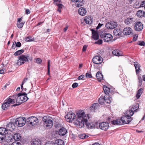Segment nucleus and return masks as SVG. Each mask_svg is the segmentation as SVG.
<instances>
[{"label": "nucleus", "mask_w": 145, "mask_h": 145, "mask_svg": "<svg viewBox=\"0 0 145 145\" xmlns=\"http://www.w3.org/2000/svg\"><path fill=\"white\" fill-rule=\"evenodd\" d=\"M27 94L25 93H19L18 94H15L12 96H10L12 98L14 99L15 101L18 104H16L12 106H15L19 105L20 104L26 101L28 98L27 96Z\"/></svg>", "instance_id": "nucleus-2"}, {"label": "nucleus", "mask_w": 145, "mask_h": 145, "mask_svg": "<svg viewBox=\"0 0 145 145\" xmlns=\"http://www.w3.org/2000/svg\"><path fill=\"white\" fill-rule=\"evenodd\" d=\"M84 77V75H82L79 76L78 78V80L82 79Z\"/></svg>", "instance_id": "nucleus-56"}, {"label": "nucleus", "mask_w": 145, "mask_h": 145, "mask_svg": "<svg viewBox=\"0 0 145 145\" xmlns=\"http://www.w3.org/2000/svg\"><path fill=\"white\" fill-rule=\"evenodd\" d=\"M103 40L101 39L99 40L98 41L95 42V43L97 44H101L102 43Z\"/></svg>", "instance_id": "nucleus-49"}, {"label": "nucleus", "mask_w": 145, "mask_h": 145, "mask_svg": "<svg viewBox=\"0 0 145 145\" xmlns=\"http://www.w3.org/2000/svg\"><path fill=\"white\" fill-rule=\"evenodd\" d=\"M136 107L135 108V106L134 107H132L129 110H127L126 111L125 114L126 116H127L129 118H131V116L134 114V111L136 110L137 109H136Z\"/></svg>", "instance_id": "nucleus-15"}, {"label": "nucleus", "mask_w": 145, "mask_h": 145, "mask_svg": "<svg viewBox=\"0 0 145 145\" xmlns=\"http://www.w3.org/2000/svg\"><path fill=\"white\" fill-rule=\"evenodd\" d=\"M103 89L104 91V93L106 94H108L110 92V89L105 86H104L103 87Z\"/></svg>", "instance_id": "nucleus-33"}, {"label": "nucleus", "mask_w": 145, "mask_h": 145, "mask_svg": "<svg viewBox=\"0 0 145 145\" xmlns=\"http://www.w3.org/2000/svg\"><path fill=\"white\" fill-rule=\"evenodd\" d=\"M122 34V32H121L120 31L119 32H118L115 35L116 36H119L120 37L121 36V35Z\"/></svg>", "instance_id": "nucleus-58"}, {"label": "nucleus", "mask_w": 145, "mask_h": 145, "mask_svg": "<svg viewBox=\"0 0 145 145\" xmlns=\"http://www.w3.org/2000/svg\"><path fill=\"white\" fill-rule=\"evenodd\" d=\"M30 13V12L29 9H26L25 10V13L27 14H28Z\"/></svg>", "instance_id": "nucleus-62"}, {"label": "nucleus", "mask_w": 145, "mask_h": 145, "mask_svg": "<svg viewBox=\"0 0 145 145\" xmlns=\"http://www.w3.org/2000/svg\"><path fill=\"white\" fill-rule=\"evenodd\" d=\"M136 14L138 17H141L143 16H144L145 12H144L141 10H140L137 12Z\"/></svg>", "instance_id": "nucleus-26"}, {"label": "nucleus", "mask_w": 145, "mask_h": 145, "mask_svg": "<svg viewBox=\"0 0 145 145\" xmlns=\"http://www.w3.org/2000/svg\"><path fill=\"white\" fill-rule=\"evenodd\" d=\"M78 86V83H74L72 85V87L73 88H74L77 87Z\"/></svg>", "instance_id": "nucleus-52"}, {"label": "nucleus", "mask_w": 145, "mask_h": 145, "mask_svg": "<svg viewBox=\"0 0 145 145\" xmlns=\"http://www.w3.org/2000/svg\"><path fill=\"white\" fill-rule=\"evenodd\" d=\"M26 122V120L24 117H20L16 118L15 120L16 124L19 127L23 126Z\"/></svg>", "instance_id": "nucleus-6"}, {"label": "nucleus", "mask_w": 145, "mask_h": 145, "mask_svg": "<svg viewBox=\"0 0 145 145\" xmlns=\"http://www.w3.org/2000/svg\"><path fill=\"white\" fill-rule=\"evenodd\" d=\"M27 78H25L24 79V80L22 82V84L21 85V89H23V85L24 84V83L25 82L27 81Z\"/></svg>", "instance_id": "nucleus-44"}, {"label": "nucleus", "mask_w": 145, "mask_h": 145, "mask_svg": "<svg viewBox=\"0 0 145 145\" xmlns=\"http://www.w3.org/2000/svg\"><path fill=\"white\" fill-rule=\"evenodd\" d=\"M8 133V131L6 128L0 127V134L3 135H6Z\"/></svg>", "instance_id": "nucleus-28"}, {"label": "nucleus", "mask_w": 145, "mask_h": 145, "mask_svg": "<svg viewBox=\"0 0 145 145\" xmlns=\"http://www.w3.org/2000/svg\"><path fill=\"white\" fill-rule=\"evenodd\" d=\"M50 60H48V73L47 74L48 75H50Z\"/></svg>", "instance_id": "nucleus-41"}, {"label": "nucleus", "mask_w": 145, "mask_h": 145, "mask_svg": "<svg viewBox=\"0 0 145 145\" xmlns=\"http://www.w3.org/2000/svg\"><path fill=\"white\" fill-rule=\"evenodd\" d=\"M134 65L135 68L137 73H138V72H139L140 70L139 64L137 62H135L134 63Z\"/></svg>", "instance_id": "nucleus-30"}, {"label": "nucleus", "mask_w": 145, "mask_h": 145, "mask_svg": "<svg viewBox=\"0 0 145 145\" xmlns=\"http://www.w3.org/2000/svg\"><path fill=\"white\" fill-rule=\"evenodd\" d=\"M36 62L38 64H40L42 62V60L40 58H37L36 59Z\"/></svg>", "instance_id": "nucleus-48"}, {"label": "nucleus", "mask_w": 145, "mask_h": 145, "mask_svg": "<svg viewBox=\"0 0 145 145\" xmlns=\"http://www.w3.org/2000/svg\"><path fill=\"white\" fill-rule=\"evenodd\" d=\"M142 89L141 88L139 89L137 91L136 96L137 99H138L140 97L142 93Z\"/></svg>", "instance_id": "nucleus-37"}, {"label": "nucleus", "mask_w": 145, "mask_h": 145, "mask_svg": "<svg viewBox=\"0 0 145 145\" xmlns=\"http://www.w3.org/2000/svg\"><path fill=\"white\" fill-rule=\"evenodd\" d=\"M31 144L32 145H41V142L40 140L37 139L32 141Z\"/></svg>", "instance_id": "nucleus-31"}, {"label": "nucleus", "mask_w": 145, "mask_h": 145, "mask_svg": "<svg viewBox=\"0 0 145 145\" xmlns=\"http://www.w3.org/2000/svg\"><path fill=\"white\" fill-rule=\"evenodd\" d=\"M112 100V99L111 97H109L108 100L105 99V102H106L107 103H110Z\"/></svg>", "instance_id": "nucleus-45"}, {"label": "nucleus", "mask_w": 145, "mask_h": 145, "mask_svg": "<svg viewBox=\"0 0 145 145\" xmlns=\"http://www.w3.org/2000/svg\"><path fill=\"white\" fill-rule=\"evenodd\" d=\"M132 33V30L130 27H127L123 30V33L125 35H129Z\"/></svg>", "instance_id": "nucleus-17"}, {"label": "nucleus", "mask_w": 145, "mask_h": 145, "mask_svg": "<svg viewBox=\"0 0 145 145\" xmlns=\"http://www.w3.org/2000/svg\"><path fill=\"white\" fill-rule=\"evenodd\" d=\"M56 5L58 6V8L61 9L62 8L63 6V5L61 4H56Z\"/></svg>", "instance_id": "nucleus-60"}, {"label": "nucleus", "mask_w": 145, "mask_h": 145, "mask_svg": "<svg viewBox=\"0 0 145 145\" xmlns=\"http://www.w3.org/2000/svg\"><path fill=\"white\" fill-rule=\"evenodd\" d=\"M78 12L80 15L82 16H85L87 12L86 8L83 7H81L79 8Z\"/></svg>", "instance_id": "nucleus-20"}, {"label": "nucleus", "mask_w": 145, "mask_h": 145, "mask_svg": "<svg viewBox=\"0 0 145 145\" xmlns=\"http://www.w3.org/2000/svg\"><path fill=\"white\" fill-rule=\"evenodd\" d=\"M144 4L145 5V1H144L141 3L140 6V7H143Z\"/></svg>", "instance_id": "nucleus-64"}, {"label": "nucleus", "mask_w": 145, "mask_h": 145, "mask_svg": "<svg viewBox=\"0 0 145 145\" xmlns=\"http://www.w3.org/2000/svg\"><path fill=\"white\" fill-rule=\"evenodd\" d=\"M29 57L28 55L25 56L24 55H22L18 57V60H17L16 64L18 65H20L24 64L25 62L28 61V58Z\"/></svg>", "instance_id": "nucleus-4"}, {"label": "nucleus", "mask_w": 145, "mask_h": 145, "mask_svg": "<svg viewBox=\"0 0 145 145\" xmlns=\"http://www.w3.org/2000/svg\"><path fill=\"white\" fill-rule=\"evenodd\" d=\"M45 145H54V143L52 142L51 141H48L47 142Z\"/></svg>", "instance_id": "nucleus-54"}, {"label": "nucleus", "mask_w": 145, "mask_h": 145, "mask_svg": "<svg viewBox=\"0 0 145 145\" xmlns=\"http://www.w3.org/2000/svg\"><path fill=\"white\" fill-rule=\"evenodd\" d=\"M76 120L75 121L74 124L80 128L83 127L84 124L87 125L88 115L85 114L84 111L80 110L76 113Z\"/></svg>", "instance_id": "nucleus-1"}, {"label": "nucleus", "mask_w": 145, "mask_h": 145, "mask_svg": "<svg viewBox=\"0 0 145 145\" xmlns=\"http://www.w3.org/2000/svg\"><path fill=\"white\" fill-rule=\"evenodd\" d=\"M98 123H97L96 122V126L93 123H89V124H88L87 123V125H86L87 126H88V127L91 128H97L98 127Z\"/></svg>", "instance_id": "nucleus-32"}, {"label": "nucleus", "mask_w": 145, "mask_h": 145, "mask_svg": "<svg viewBox=\"0 0 145 145\" xmlns=\"http://www.w3.org/2000/svg\"><path fill=\"white\" fill-rule=\"evenodd\" d=\"M67 132V131L65 128L62 127L59 130V135L61 136H64L65 135Z\"/></svg>", "instance_id": "nucleus-18"}, {"label": "nucleus", "mask_w": 145, "mask_h": 145, "mask_svg": "<svg viewBox=\"0 0 145 145\" xmlns=\"http://www.w3.org/2000/svg\"><path fill=\"white\" fill-rule=\"evenodd\" d=\"M135 30L137 31L141 30L143 29V25L142 24L139 22H137L135 25Z\"/></svg>", "instance_id": "nucleus-16"}, {"label": "nucleus", "mask_w": 145, "mask_h": 145, "mask_svg": "<svg viewBox=\"0 0 145 145\" xmlns=\"http://www.w3.org/2000/svg\"><path fill=\"white\" fill-rule=\"evenodd\" d=\"M99 104L98 103H94L92 106L90 107V109L91 111L92 112H95V110L97 109L99 106Z\"/></svg>", "instance_id": "nucleus-29"}, {"label": "nucleus", "mask_w": 145, "mask_h": 145, "mask_svg": "<svg viewBox=\"0 0 145 145\" xmlns=\"http://www.w3.org/2000/svg\"><path fill=\"white\" fill-rule=\"evenodd\" d=\"M99 126L100 129L106 131L108 128L109 125L108 123L107 122H103L100 123L99 124Z\"/></svg>", "instance_id": "nucleus-13"}, {"label": "nucleus", "mask_w": 145, "mask_h": 145, "mask_svg": "<svg viewBox=\"0 0 145 145\" xmlns=\"http://www.w3.org/2000/svg\"><path fill=\"white\" fill-rule=\"evenodd\" d=\"M96 77L98 81H100L101 80L103 79V76L102 73L100 72H98L96 74Z\"/></svg>", "instance_id": "nucleus-25"}, {"label": "nucleus", "mask_w": 145, "mask_h": 145, "mask_svg": "<svg viewBox=\"0 0 145 145\" xmlns=\"http://www.w3.org/2000/svg\"><path fill=\"white\" fill-rule=\"evenodd\" d=\"M26 121L28 124L33 126L38 122V120L36 117L31 116L27 118L26 120Z\"/></svg>", "instance_id": "nucleus-7"}, {"label": "nucleus", "mask_w": 145, "mask_h": 145, "mask_svg": "<svg viewBox=\"0 0 145 145\" xmlns=\"http://www.w3.org/2000/svg\"><path fill=\"white\" fill-rule=\"evenodd\" d=\"M42 120L44 123V125L46 127L48 128H51L53 125V122L52 120L48 118L46 116L43 117Z\"/></svg>", "instance_id": "nucleus-8"}, {"label": "nucleus", "mask_w": 145, "mask_h": 145, "mask_svg": "<svg viewBox=\"0 0 145 145\" xmlns=\"http://www.w3.org/2000/svg\"><path fill=\"white\" fill-rule=\"evenodd\" d=\"M92 61L94 63L97 64H99L103 62V59L101 56H97L93 58Z\"/></svg>", "instance_id": "nucleus-12"}, {"label": "nucleus", "mask_w": 145, "mask_h": 145, "mask_svg": "<svg viewBox=\"0 0 145 145\" xmlns=\"http://www.w3.org/2000/svg\"><path fill=\"white\" fill-rule=\"evenodd\" d=\"M24 52V50H20L15 52L14 53V55L16 56H18L23 53Z\"/></svg>", "instance_id": "nucleus-39"}, {"label": "nucleus", "mask_w": 145, "mask_h": 145, "mask_svg": "<svg viewBox=\"0 0 145 145\" xmlns=\"http://www.w3.org/2000/svg\"><path fill=\"white\" fill-rule=\"evenodd\" d=\"M12 136L11 134H10L9 135H5V141L7 142H9L13 141Z\"/></svg>", "instance_id": "nucleus-22"}, {"label": "nucleus", "mask_w": 145, "mask_h": 145, "mask_svg": "<svg viewBox=\"0 0 145 145\" xmlns=\"http://www.w3.org/2000/svg\"><path fill=\"white\" fill-rule=\"evenodd\" d=\"M74 3L77 7H79L82 6L83 3L82 0H71Z\"/></svg>", "instance_id": "nucleus-19"}, {"label": "nucleus", "mask_w": 145, "mask_h": 145, "mask_svg": "<svg viewBox=\"0 0 145 145\" xmlns=\"http://www.w3.org/2000/svg\"><path fill=\"white\" fill-rule=\"evenodd\" d=\"M25 40L27 42H31L33 41V40L31 39L29 37H26L25 38Z\"/></svg>", "instance_id": "nucleus-53"}, {"label": "nucleus", "mask_w": 145, "mask_h": 145, "mask_svg": "<svg viewBox=\"0 0 145 145\" xmlns=\"http://www.w3.org/2000/svg\"><path fill=\"white\" fill-rule=\"evenodd\" d=\"M14 103V99L12 98L10 96L4 101V103L2 105V108L4 110H5L10 106V104H13Z\"/></svg>", "instance_id": "nucleus-3"}, {"label": "nucleus", "mask_w": 145, "mask_h": 145, "mask_svg": "<svg viewBox=\"0 0 145 145\" xmlns=\"http://www.w3.org/2000/svg\"><path fill=\"white\" fill-rule=\"evenodd\" d=\"M54 145H64V143L63 141L61 139H57L56 140Z\"/></svg>", "instance_id": "nucleus-27"}, {"label": "nucleus", "mask_w": 145, "mask_h": 145, "mask_svg": "<svg viewBox=\"0 0 145 145\" xmlns=\"http://www.w3.org/2000/svg\"><path fill=\"white\" fill-rule=\"evenodd\" d=\"M87 46L86 45H84L82 49V51L83 52H84L86 51L87 48Z\"/></svg>", "instance_id": "nucleus-61"}, {"label": "nucleus", "mask_w": 145, "mask_h": 145, "mask_svg": "<svg viewBox=\"0 0 145 145\" xmlns=\"http://www.w3.org/2000/svg\"><path fill=\"white\" fill-rule=\"evenodd\" d=\"M88 137L85 134H81L79 135V137L81 139L85 138Z\"/></svg>", "instance_id": "nucleus-43"}, {"label": "nucleus", "mask_w": 145, "mask_h": 145, "mask_svg": "<svg viewBox=\"0 0 145 145\" xmlns=\"http://www.w3.org/2000/svg\"><path fill=\"white\" fill-rule=\"evenodd\" d=\"M5 135L0 134V143H2L5 141Z\"/></svg>", "instance_id": "nucleus-38"}, {"label": "nucleus", "mask_w": 145, "mask_h": 145, "mask_svg": "<svg viewBox=\"0 0 145 145\" xmlns=\"http://www.w3.org/2000/svg\"><path fill=\"white\" fill-rule=\"evenodd\" d=\"M138 45L140 46H143L144 45V42L143 41H139L138 43Z\"/></svg>", "instance_id": "nucleus-51"}, {"label": "nucleus", "mask_w": 145, "mask_h": 145, "mask_svg": "<svg viewBox=\"0 0 145 145\" xmlns=\"http://www.w3.org/2000/svg\"><path fill=\"white\" fill-rule=\"evenodd\" d=\"M120 120L122 125L123 124H129L131 121V118L125 116H123Z\"/></svg>", "instance_id": "nucleus-11"}, {"label": "nucleus", "mask_w": 145, "mask_h": 145, "mask_svg": "<svg viewBox=\"0 0 145 145\" xmlns=\"http://www.w3.org/2000/svg\"><path fill=\"white\" fill-rule=\"evenodd\" d=\"M116 22H107L105 25V27L108 29H113L117 26Z\"/></svg>", "instance_id": "nucleus-10"}, {"label": "nucleus", "mask_w": 145, "mask_h": 145, "mask_svg": "<svg viewBox=\"0 0 145 145\" xmlns=\"http://www.w3.org/2000/svg\"><path fill=\"white\" fill-rule=\"evenodd\" d=\"M111 123L114 125H122V123L121 122L120 120L112 121Z\"/></svg>", "instance_id": "nucleus-35"}, {"label": "nucleus", "mask_w": 145, "mask_h": 145, "mask_svg": "<svg viewBox=\"0 0 145 145\" xmlns=\"http://www.w3.org/2000/svg\"><path fill=\"white\" fill-rule=\"evenodd\" d=\"M92 37L95 40H97L99 39L98 33L93 29L92 30Z\"/></svg>", "instance_id": "nucleus-21"}, {"label": "nucleus", "mask_w": 145, "mask_h": 145, "mask_svg": "<svg viewBox=\"0 0 145 145\" xmlns=\"http://www.w3.org/2000/svg\"><path fill=\"white\" fill-rule=\"evenodd\" d=\"M100 37L103 39L105 42H108L111 41L113 38L112 35L109 33H104L100 35Z\"/></svg>", "instance_id": "nucleus-5"}, {"label": "nucleus", "mask_w": 145, "mask_h": 145, "mask_svg": "<svg viewBox=\"0 0 145 145\" xmlns=\"http://www.w3.org/2000/svg\"><path fill=\"white\" fill-rule=\"evenodd\" d=\"M138 37V36L137 35H134L133 37V40L135 41L137 40Z\"/></svg>", "instance_id": "nucleus-59"}, {"label": "nucleus", "mask_w": 145, "mask_h": 145, "mask_svg": "<svg viewBox=\"0 0 145 145\" xmlns=\"http://www.w3.org/2000/svg\"><path fill=\"white\" fill-rule=\"evenodd\" d=\"M12 145H22L21 144L18 142H13L11 144Z\"/></svg>", "instance_id": "nucleus-47"}, {"label": "nucleus", "mask_w": 145, "mask_h": 145, "mask_svg": "<svg viewBox=\"0 0 145 145\" xmlns=\"http://www.w3.org/2000/svg\"><path fill=\"white\" fill-rule=\"evenodd\" d=\"M134 22V19L131 17H129L127 18L125 21V24L127 25H129L131 23H133Z\"/></svg>", "instance_id": "nucleus-23"}, {"label": "nucleus", "mask_w": 145, "mask_h": 145, "mask_svg": "<svg viewBox=\"0 0 145 145\" xmlns=\"http://www.w3.org/2000/svg\"><path fill=\"white\" fill-rule=\"evenodd\" d=\"M25 22H17V26L19 28H21L22 27Z\"/></svg>", "instance_id": "nucleus-42"}, {"label": "nucleus", "mask_w": 145, "mask_h": 145, "mask_svg": "<svg viewBox=\"0 0 145 145\" xmlns=\"http://www.w3.org/2000/svg\"><path fill=\"white\" fill-rule=\"evenodd\" d=\"M61 0H53L54 3L55 4H57L58 3L60 2Z\"/></svg>", "instance_id": "nucleus-55"}, {"label": "nucleus", "mask_w": 145, "mask_h": 145, "mask_svg": "<svg viewBox=\"0 0 145 145\" xmlns=\"http://www.w3.org/2000/svg\"><path fill=\"white\" fill-rule=\"evenodd\" d=\"M99 102L100 104H101L105 102L104 97H101L99 99Z\"/></svg>", "instance_id": "nucleus-40"}, {"label": "nucleus", "mask_w": 145, "mask_h": 145, "mask_svg": "<svg viewBox=\"0 0 145 145\" xmlns=\"http://www.w3.org/2000/svg\"><path fill=\"white\" fill-rule=\"evenodd\" d=\"M6 128L8 131H12L15 129L14 124L13 123L10 122L6 126Z\"/></svg>", "instance_id": "nucleus-14"}, {"label": "nucleus", "mask_w": 145, "mask_h": 145, "mask_svg": "<svg viewBox=\"0 0 145 145\" xmlns=\"http://www.w3.org/2000/svg\"><path fill=\"white\" fill-rule=\"evenodd\" d=\"M21 46V43L20 42H18L16 44V46L18 47H20Z\"/></svg>", "instance_id": "nucleus-57"}, {"label": "nucleus", "mask_w": 145, "mask_h": 145, "mask_svg": "<svg viewBox=\"0 0 145 145\" xmlns=\"http://www.w3.org/2000/svg\"><path fill=\"white\" fill-rule=\"evenodd\" d=\"M85 22L87 24H90L92 22V18L89 16H86L85 17Z\"/></svg>", "instance_id": "nucleus-24"}, {"label": "nucleus", "mask_w": 145, "mask_h": 145, "mask_svg": "<svg viewBox=\"0 0 145 145\" xmlns=\"http://www.w3.org/2000/svg\"><path fill=\"white\" fill-rule=\"evenodd\" d=\"M75 117V114L72 112H69L68 113L66 116L65 118L67 121L70 122L72 121Z\"/></svg>", "instance_id": "nucleus-9"}, {"label": "nucleus", "mask_w": 145, "mask_h": 145, "mask_svg": "<svg viewBox=\"0 0 145 145\" xmlns=\"http://www.w3.org/2000/svg\"><path fill=\"white\" fill-rule=\"evenodd\" d=\"M112 54L116 56H121V54L119 52V51L118 50H115L112 52Z\"/></svg>", "instance_id": "nucleus-36"}, {"label": "nucleus", "mask_w": 145, "mask_h": 145, "mask_svg": "<svg viewBox=\"0 0 145 145\" xmlns=\"http://www.w3.org/2000/svg\"><path fill=\"white\" fill-rule=\"evenodd\" d=\"M120 31V29H115L113 31V33L114 35H115Z\"/></svg>", "instance_id": "nucleus-50"}, {"label": "nucleus", "mask_w": 145, "mask_h": 145, "mask_svg": "<svg viewBox=\"0 0 145 145\" xmlns=\"http://www.w3.org/2000/svg\"><path fill=\"white\" fill-rule=\"evenodd\" d=\"M86 77L87 78L88 77L89 78H91L92 77L91 74L90 72L88 73L87 72L86 73Z\"/></svg>", "instance_id": "nucleus-46"}, {"label": "nucleus", "mask_w": 145, "mask_h": 145, "mask_svg": "<svg viewBox=\"0 0 145 145\" xmlns=\"http://www.w3.org/2000/svg\"><path fill=\"white\" fill-rule=\"evenodd\" d=\"M20 135L19 133H16L14 134L13 138L15 140H18L21 138Z\"/></svg>", "instance_id": "nucleus-34"}, {"label": "nucleus", "mask_w": 145, "mask_h": 145, "mask_svg": "<svg viewBox=\"0 0 145 145\" xmlns=\"http://www.w3.org/2000/svg\"><path fill=\"white\" fill-rule=\"evenodd\" d=\"M103 25V24L99 23L98 26L97 27L96 29H99Z\"/></svg>", "instance_id": "nucleus-63"}]
</instances>
